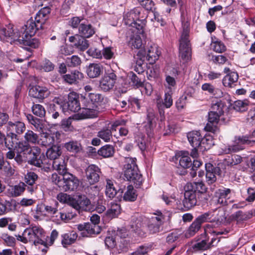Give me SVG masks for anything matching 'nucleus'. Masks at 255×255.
Wrapping results in <instances>:
<instances>
[{"label": "nucleus", "instance_id": "nucleus-2", "mask_svg": "<svg viewBox=\"0 0 255 255\" xmlns=\"http://www.w3.org/2000/svg\"><path fill=\"white\" fill-rule=\"evenodd\" d=\"M16 156L14 160L18 163H21L23 160H28L29 164L37 167H42L46 162L44 154H40L41 150L38 147H31L29 144L26 142H18L14 146Z\"/></svg>", "mask_w": 255, "mask_h": 255}, {"label": "nucleus", "instance_id": "nucleus-3", "mask_svg": "<svg viewBox=\"0 0 255 255\" xmlns=\"http://www.w3.org/2000/svg\"><path fill=\"white\" fill-rule=\"evenodd\" d=\"M82 118L96 117L98 114L102 111L109 104V99L101 94L89 93L87 97L82 99Z\"/></svg>", "mask_w": 255, "mask_h": 255}, {"label": "nucleus", "instance_id": "nucleus-1", "mask_svg": "<svg viewBox=\"0 0 255 255\" xmlns=\"http://www.w3.org/2000/svg\"><path fill=\"white\" fill-rule=\"evenodd\" d=\"M40 28L32 19L26 22L20 32L14 29L13 25L9 24L0 28V39L11 44L23 45L36 48L39 46L40 42L38 39L31 37Z\"/></svg>", "mask_w": 255, "mask_h": 255}, {"label": "nucleus", "instance_id": "nucleus-20", "mask_svg": "<svg viewBox=\"0 0 255 255\" xmlns=\"http://www.w3.org/2000/svg\"><path fill=\"white\" fill-rule=\"evenodd\" d=\"M77 229L82 232V235L84 237H88L93 234H99L101 230L99 225L92 224L90 223L78 225Z\"/></svg>", "mask_w": 255, "mask_h": 255}, {"label": "nucleus", "instance_id": "nucleus-45", "mask_svg": "<svg viewBox=\"0 0 255 255\" xmlns=\"http://www.w3.org/2000/svg\"><path fill=\"white\" fill-rule=\"evenodd\" d=\"M112 129L103 128L98 132L97 136L105 142H110L113 138Z\"/></svg>", "mask_w": 255, "mask_h": 255}, {"label": "nucleus", "instance_id": "nucleus-21", "mask_svg": "<svg viewBox=\"0 0 255 255\" xmlns=\"http://www.w3.org/2000/svg\"><path fill=\"white\" fill-rule=\"evenodd\" d=\"M231 194V190L229 188L222 187L218 189L215 193L217 204L222 206L227 205Z\"/></svg>", "mask_w": 255, "mask_h": 255}, {"label": "nucleus", "instance_id": "nucleus-55", "mask_svg": "<svg viewBox=\"0 0 255 255\" xmlns=\"http://www.w3.org/2000/svg\"><path fill=\"white\" fill-rule=\"evenodd\" d=\"M243 161L242 157L239 155H232L231 158H229L226 161V164L228 166H233L238 165Z\"/></svg>", "mask_w": 255, "mask_h": 255}, {"label": "nucleus", "instance_id": "nucleus-29", "mask_svg": "<svg viewBox=\"0 0 255 255\" xmlns=\"http://www.w3.org/2000/svg\"><path fill=\"white\" fill-rule=\"evenodd\" d=\"M5 132L6 139L4 142V145L8 149H12V147H14L15 144L16 145L18 143L19 140V135H17L15 132L9 131H5Z\"/></svg>", "mask_w": 255, "mask_h": 255}, {"label": "nucleus", "instance_id": "nucleus-41", "mask_svg": "<svg viewBox=\"0 0 255 255\" xmlns=\"http://www.w3.org/2000/svg\"><path fill=\"white\" fill-rule=\"evenodd\" d=\"M41 145L44 146H52L55 141L54 134L43 133L41 138Z\"/></svg>", "mask_w": 255, "mask_h": 255}, {"label": "nucleus", "instance_id": "nucleus-61", "mask_svg": "<svg viewBox=\"0 0 255 255\" xmlns=\"http://www.w3.org/2000/svg\"><path fill=\"white\" fill-rule=\"evenodd\" d=\"M88 54L93 58L100 59L102 57V52L100 49L91 47L87 51Z\"/></svg>", "mask_w": 255, "mask_h": 255}, {"label": "nucleus", "instance_id": "nucleus-13", "mask_svg": "<svg viewBox=\"0 0 255 255\" xmlns=\"http://www.w3.org/2000/svg\"><path fill=\"white\" fill-rule=\"evenodd\" d=\"M62 186L61 189L65 191H74L76 189L79 184L78 178L71 173L66 174L63 176Z\"/></svg>", "mask_w": 255, "mask_h": 255}, {"label": "nucleus", "instance_id": "nucleus-9", "mask_svg": "<svg viewBox=\"0 0 255 255\" xmlns=\"http://www.w3.org/2000/svg\"><path fill=\"white\" fill-rule=\"evenodd\" d=\"M147 222V219L144 217L138 215L133 216L130 224V229L138 236L144 237L146 235L145 226Z\"/></svg>", "mask_w": 255, "mask_h": 255}, {"label": "nucleus", "instance_id": "nucleus-46", "mask_svg": "<svg viewBox=\"0 0 255 255\" xmlns=\"http://www.w3.org/2000/svg\"><path fill=\"white\" fill-rule=\"evenodd\" d=\"M26 142L27 143L35 144L38 141L39 136L37 134L31 130H28L24 136Z\"/></svg>", "mask_w": 255, "mask_h": 255}, {"label": "nucleus", "instance_id": "nucleus-27", "mask_svg": "<svg viewBox=\"0 0 255 255\" xmlns=\"http://www.w3.org/2000/svg\"><path fill=\"white\" fill-rule=\"evenodd\" d=\"M139 8H135L125 13L124 16V20L126 25L130 26L134 21L138 20L140 15Z\"/></svg>", "mask_w": 255, "mask_h": 255}, {"label": "nucleus", "instance_id": "nucleus-5", "mask_svg": "<svg viewBox=\"0 0 255 255\" xmlns=\"http://www.w3.org/2000/svg\"><path fill=\"white\" fill-rule=\"evenodd\" d=\"M183 31L180 39L179 56L185 62L191 58V48L189 40V23L186 21L182 22Z\"/></svg>", "mask_w": 255, "mask_h": 255}, {"label": "nucleus", "instance_id": "nucleus-53", "mask_svg": "<svg viewBox=\"0 0 255 255\" xmlns=\"http://www.w3.org/2000/svg\"><path fill=\"white\" fill-rule=\"evenodd\" d=\"M224 108V105L220 100H217L215 103H213L211 106L212 112H215V113H218V114L223 115L224 113L223 109Z\"/></svg>", "mask_w": 255, "mask_h": 255}, {"label": "nucleus", "instance_id": "nucleus-52", "mask_svg": "<svg viewBox=\"0 0 255 255\" xmlns=\"http://www.w3.org/2000/svg\"><path fill=\"white\" fill-rule=\"evenodd\" d=\"M58 236V232L56 230H53L51 233L50 237L46 236V239L44 240V244L43 245L46 247L52 245L55 240L57 238Z\"/></svg>", "mask_w": 255, "mask_h": 255}, {"label": "nucleus", "instance_id": "nucleus-60", "mask_svg": "<svg viewBox=\"0 0 255 255\" xmlns=\"http://www.w3.org/2000/svg\"><path fill=\"white\" fill-rule=\"evenodd\" d=\"M233 218L236 220L238 222H242L248 220L250 217L246 213L241 211H238L234 214H233Z\"/></svg>", "mask_w": 255, "mask_h": 255}, {"label": "nucleus", "instance_id": "nucleus-30", "mask_svg": "<svg viewBox=\"0 0 255 255\" xmlns=\"http://www.w3.org/2000/svg\"><path fill=\"white\" fill-rule=\"evenodd\" d=\"M64 81L70 84H76L84 78L83 73L78 71H74L69 74H66L63 77Z\"/></svg>", "mask_w": 255, "mask_h": 255}, {"label": "nucleus", "instance_id": "nucleus-59", "mask_svg": "<svg viewBox=\"0 0 255 255\" xmlns=\"http://www.w3.org/2000/svg\"><path fill=\"white\" fill-rule=\"evenodd\" d=\"M179 164L184 168H187L191 167L192 164L191 159L187 155H182L179 160Z\"/></svg>", "mask_w": 255, "mask_h": 255}, {"label": "nucleus", "instance_id": "nucleus-32", "mask_svg": "<svg viewBox=\"0 0 255 255\" xmlns=\"http://www.w3.org/2000/svg\"><path fill=\"white\" fill-rule=\"evenodd\" d=\"M87 74L91 78L99 77L103 72V67L99 64H90L87 68Z\"/></svg>", "mask_w": 255, "mask_h": 255}, {"label": "nucleus", "instance_id": "nucleus-39", "mask_svg": "<svg viewBox=\"0 0 255 255\" xmlns=\"http://www.w3.org/2000/svg\"><path fill=\"white\" fill-rule=\"evenodd\" d=\"M26 185L23 182H20L17 185L11 186L8 189L10 195L12 197L20 196L25 190Z\"/></svg>", "mask_w": 255, "mask_h": 255}, {"label": "nucleus", "instance_id": "nucleus-7", "mask_svg": "<svg viewBox=\"0 0 255 255\" xmlns=\"http://www.w3.org/2000/svg\"><path fill=\"white\" fill-rule=\"evenodd\" d=\"M255 141L251 140L247 136H238L235 137L232 145L225 147L224 151L227 153L237 152L245 148L246 145H251Z\"/></svg>", "mask_w": 255, "mask_h": 255}, {"label": "nucleus", "instance_id": "nucleus-63", "mask_svg": "<svg viewBox=\"0 0 255 255\" xmlns=\"http://www.w3.org/2000/svg\"><path fill=\"white\" fill-rule=\"evenodd\" d=\"M187 97L186 95H182L175 103V105L178 110L184 109L187 103Z\"/></svg>", "mask_w": 255, "mask_h": 255}, {"label": "nucleus", "instance_id": "nucleus-54", "mask_svg": "<svg viewBox=\"0 0 255 255\" xmlns=\"http://www.w3.org/2000/svg\"><path fill=\"white\" fill-rule=\"evenodd\" d=\"M32 111L34 115L43 117L45 116L46 112L44 108L40 104H34L32 107Z\"/></svg>", "mask_w": 255, "mask_h": 255}, {"label": "nucleus", "instance_id": "nucleus-11", "mask_svg": "<svg viewBox=\"0 0 255 255\" xmlns=\"http://www.w3.org/2000/svg\"><path fill=\"white\" fill-rule=\"evenodd\" d=\"M79 96L76 93H70L68 95V101L62 106L64 112L69 110L71 112H77L81 109L79 101Z\"/></svg>", "mask_w": 255, "mask_h": 255}, {"label": "nucleus", "instance_id": "nucleus-64", "mask_svg": "<svg viewBox=\"0 0 255 255\" xmlns=\"http://www.w3.org/2000/svg\"><path fill=\"white\" fill-rule=\"evenodd\" d=\"M1 238L4 241L7 246L13 247L15 243V239L12 236L8 235L7 234H2Z\"/></svg>", "mask_w": 255, "mask_h": 255}, {"label": "nucleus", "instance_id": "nucleus-35", "mask_svg": "<svg viewBox=\"0 0 255 255\" xmlns=\"http://www.w3.org/2000/svg\"><path fill=\"white\" fill-rule=\"evenodd\" d=\"M217 239L212 238L210 243H207L206 240H203L194 244L192 246V249L195 252L205 251L209 249L211 246H214V243Z\"/></svg>", "mask_w": 255, "mask_h": 255}, {"label": "nucleus", "instance_id": "nucleus-19", "mask_svg": "<svg viewBox=\"0 0 255 255\" xmlns=\"http://www.w3.org/2000/svg\"><path fill=\"white\" fill-rule=\"evenodd\" d=\"M87 38L82 36L78 34H76L73 36H70L69 41L73 43V46L78 50L84 51L89 46V40Z\"/></svg>", "mask_w": 255, "mask_h": 255}, {"label": "nucleus", "instance_id": "nucleus-37", "mask_svg": "<svg viewBox=\"0 0 255 255\" xmlns=\"http://www.w3.org/2000/svg\"><path fill=\"white\" fill-rule=\"evenodd\" d=\"M57 205V202H55L54 204L51 205L42 204L39 205L37 210L42 213H45L46 214L53 215L58 213Z\"/></svg>", "mask_w": 255, "mask_h": 255}, {"label": "nucleus", "instance_id": "nucleus-15", "mask_svg": "<svg viewBox=\"0 0 255 255\" xmlns=\"http://www.w3.org/2000/svg\"><path fill=\"white\" fill-rule=\"evenodd\" d=\"M143 52V59H146V61L150 64H154L158 59L160 52L158 50L157 45L155 44H151L147 47L146 51L142 50Z\"/></svg>", "mask_w": 255, "mask_h": 255}, {"label": "nucleus", "instance_id": "nucleus-25", "mask_svg": "<svg viewBox=\"0 0 255 255\" xmlns=\"http://www.w3.org/2000/svg\"><path fill=\"white\" fill-rule=\"evenodd\" d=\"M5 131L15 132L17 135H20L25 130L26 127L23 122L20 121H9L5 126Z\"/></svg>", "mask_w": 255, "mask_h": 255}, {"label": "nucleus", "instance_id": "nucleus-10", "mask_svg": "<svg viewBox=\"0 0 255 255\" xmlns=\"http://www.w3.org/2000/svg\"><path fill=\"white\" fill-rule=\"evenodd\" d=\"M70 205L76 210L91 212L94 210V206L91 201L85 195H79L77 198H72Z\"/></svg>", "mask_w": 255, "mask_h": 255}, {"label": "nucleus", "instance_id": "nucleus-34", "mask_svg": "<svg viewBox=\"0 0 255 255\" xmlns=\"http://www.w3.org/2000/svg\"><path fill=\"white\" fill-rule=\"evenodd\" d=\"M239 76L237 73L235 72H231L227 74L223 79V84L225 87L232 88L235 83L237 82Z\"/></svg>", "mask_w": 255, "mask_h": 255}, {"label": "nucleus", "instance_id": "nucleus-24", "mask_svg": "<svg viewBox=\"0 0 255 255\" xmlns=\"http://www.w3.org/2000/svg\"><path fill=\"white\" fill-rule=\"evenodd\" d=\"M50 94L48 89L45 87L39 86H33L29 90V95L30 97L43 99L47 97Z\"/></svg>", "mask_w": 255, "mask_h": 255}, {"label": "nucleus", "instance_id": "nucleus-17", "mask_svg": "<svg viewBox=\"0 0 255 255\" xmlns=\"http://www.w3.org/2000/svg\"><path fill=\"white\" fill-rule=\"evenodd\" d=\"M164 217L161 213L158 216L152 217L147 222V228L150 234H153L161 231V227L163 224Z\"/></svg>", "mask_w": 255, "mask_h": 255}, {"label": "nucleus", "instance_id": "nucleus-36", "mask_svg": "<svg viewBox=\"0 0 255 255\" xmlns=\"http://www.w3.org/2000/svg\"><path fill=\"white\" fill-rule=\"evenodd\" d=\"M77 234L75 231L68 232L62 235L61 243L63 247H66L70 245L76 241L77 238Z\"/></svg>", "mask_w": 255, "mask_h": 255}, {"label": "nucleus", "instance_id": "nucleus-44", "mask_svg": "<svg viewBox=\"0 0 255 255\" xmlns=\"http://www.w3.org/2000/svg\"><path fill=\"white\" fill-rule=\"evenodd\" d=\"M136 198L137 194L133 186L132 185H128L123 197L124 200L132 202L135 201Z\"/></svg>", "mask_w": 255, "mask_h": 255}, {"label": "nucleus", "instance_id": "nucleus-50", "mask_svg": "<svg viewBox=\"0 0 255 255\" xmlns=\"http://www.w3.org/2000/svg\"><path fill=\"white\" fill-rule=\"evenodd\" d=\"M233 108L238 112H245L248 110V103L247 101H236L233 104Z\"/></svg>", "mask_w": 255, "mask_h": 255}, {"label": "nucleus", "instance_id": "nucleus-6", "mask_svg": "<svg viewBox=\"0 0 255 255\" xmlns=\"http://www.w3.org/2000/svg\"><path fill=\"white\" fill-rule=\"evenodd\" d=\"M126 164L124 166V175L128 181H132L137 184L141 182V175L138 173L137 166L135 163L136 158L126 157Z\"/></svg>", "mask_w": 255, "mask_h": 255}, {"label": "nucleus", "instance_id": "nucleus-49", "mask_svg": "<svg viewBox=\"0 0 255 255\" xmlns=\"http://www.w3.org/2000/svg\"><path fill=\"white\" fill-rule=\"evenodd\" d=\"M106 194L110 198H113L117 194V190L114 186L113 181L111 180H107Z\"/></svg>", "mask_w": 255, "mask_h": 255}, {"label": "nucleus", "instance_id": "nucleus-38", "mask_svg": "<svg viewBox=\"0 0 255 255\" xmlns=\"http://www.w3.org/2000/svg\"><path fill=\"white\" fill-rule=\"evenodd\" d=\"M186 189L192 190L195 193L196 192L203 193L206 191L207 188L202 182H194L187 183Z\"/></svg>", "mask_w": 255, "mask_h": 255}, {"label": "nucleus", "instance_id": "nucleus-40", "mask_svg": "<svg viewBox=\"0 0 255 255\" xmlns=\"http://www.w3.org/2000/svg\"><path fill=\"white\" fill-rule=\"evenodd\" d=\"M115 150L113 146L110 144H107L102 146L98 151L99 155L105 158L112 156Z\"/></svg>", "mask_w": 255, "mask_h": 255}, {"label": "nucleus", "instance_id": "nucleus-16", "mask_svg": "<svg viewBox=\"0 0 255 255\" xmlns=\"http://www.w3.org/2000/svg\"><path fill=\"white\" fill-rule=\"evenodd\" d=\"M222 115L215 113V112L210 111L208 114V122L205 127V129L206 131L212 132L213 133L217 134L219 132V129L217 127V124L219 121L220 117Z\"/></svg>", "mask_w": 255, "mask_h": 255}, {"label": "nucleus", "instance_id": "nucleus-62", "mask_svg": "<svg viewBox=\"0 0 255 255\" xmlns=\"http://www.w3.org/2000/svg\"><path fill=\"white\" fill-rule=\"evenodd\" d=\"M213 50L218 53H222L226 51V46L221 41L217 40L213 43Z\"/></svg>", "mask_w": 255, "mask_h": 255}, {"label": "nucleus", "instance_id": "nucleus-51", "mask_svg": "<svg viewBox=\"0 0 255 255\" xmlns=\"http://www.w3.org/2000/svg\"><path fill=\"white\" fill-rule=\"evenodd\" d=\"M129 45L132 48H140L142 45V42L140 36L136 34L133 35L129 41Z\"/></svg>", "mask_w": 255, "mask_h": 255}, {"label": "nucleus", "instance_id": "nucleus-31", "mask_svg": "<svg viewBox=\"0 0 255 255\" xmlns=\"http://www.w3.org/2000/svg\"><path fill=\"white\" fill-rule=\"evenodd\" d=\"M62 154L61 147L58 145H52L46 152V155L48 159L52 162L53 161L59 160Z\"/></svg>", "mask_w": 255, "mask_h": 255}, {"label": "nucleus", "instance_id": "nucleus-56", "mask_svg": "<svg viewBox=\"0 0 255 255\" xmlns=\"http://www.w3.org/2000/svg\"><path fill=\"white\" fill-rule=\"evenodd\" d=\"M66 62L68 66L76 67L80 65L81 60L78 56L73 55L70 58H67Z\"/></svg>", "mask_w": 255, "mask_h": 255}, {"label": "nucleus", "instance_id": "nucleus-12", "mask_svg": "<svg viewBox=\"0 0 255 255\" xmlns=\"http://www.w3.org/2000/svg\"><path fill=\"white\" fill-rule=\"evenodd\" d=\"M117 78L113 71L106 73L100 81V88L105 92L110 91L114 87Z\"/></svg>", "mask_w": 255, "mask_h": 255}, {"label": "nucleus", "instance_id": "nucleus-58", "mask_svg": "<svg viewBox=\"0 0 255 255\" xmlns=\"http://www.w3.org/2000/svg\"><path fill=\"white\" fill-rule=\"evenodd\" d=\"M38 178L37 175L33 172H28L25 177V182L27 185L35 184Z\"/></svg>", "mask_w": 255, "mask_h": 255}, {"label": "nucleus", "instance_id": "nucleus-43", "mask_svg": "<svg viewBox=\"0 0 255 255\" xmlns=\"http://www.w3.org/2000/svg\"><path fill=\"white\" fill-rule=\"evenodd\" d=\"M202 89L203 91H207L209 94L216 97L222 96V92L219 89H215L214 87L210 83H205L202 86Z\"/></svg>", "mask_w": 255, "mask_h": 255}, {"label": "nucleus", "instance_id": "nucleus-26", "mask_svg": "<svg viewBox=\"0 0 255 255\" xmlns=\"http://www.w3.org/2000/svg\"><path fill=\"white\" fill-rule=\"evenodd\" d=\"M184 198L183 204L186 208L191 209L197 204L196 194L194 191L186 189L185 187Z\"/></svg>", "mask_w": 255, "mask_h": 255}, {"label": "nucleus", "instance_id": "nucleus-42", "mask_svg": "<svg viewBox=\"0 0 255 255\" xmlns=\"http://www.w3.org/2000/svg\"><path fill=\"white\" fill-rule=\"evenodd\" d=\"M64 147L69 151L78 153L82 150L81 144L77 141H70L64 144Z\"/></svg>", "mask_w": 255, "mask_h": 255}, {"label": "nucleus", "instance_id": "nucleus-33", "mask_svg": "<svg viewBox=\"0 0 255 255\" xmlns=\"http://www.w3.org/2000/svg\"><path fill=\"white\" fill-rule=\"evenodd\" d=\"M173 104V100L172 98L171 93L170 92H166L164 95L163 102H159L157 103V106L159 109L160 115L164 114L163 108L165 107L169 108Z\"/></svg>", "mask_w": 255, "mask_h": 255}, {"label": "nucleus", "instance_id": "nucleus-4", "mask_svg": "<svg viewBox=\"0 0 255 255\" xmlns=\"http://www.w3.org/2000/svg\"><path fill=\"white\" fill-rule=\"evenodd\" d=\"M17 237L18 240L24 243L29 242L35 245H43L44 240L46 239V235L41 227L32 226L25 229L22 236L18 235Z\"/></svg>", "mask_w": 255, "mask_h": 255}, {"label": "nucleus", "instance_id": "nucleus-22", "mask_svg": "<svg viewBox=\"0 0 255 255\" xmlns=\"http://www.w3.org/2000/svg\"><path fill=\"white\" fill-rule=\"evenodd\" d=\"M46 159V162L43 164L41 167L45 168V171H47V169H49V166L52 164L53 168L56 170L59 174L62 175L63 176H64L65 174L69 173L67 172L66 165L64 163V161L61 158L59 160L53 161L52 163H49L48 162V159Z\"/></svg>", "mask_w": 255, "mask_h": 255}, {"label": "nucleus", "instance_id": "nucleus-47", "mask_svg": "<svg viewBox=\"0 0 255 255\" xmlns=\"http://www.w3.org/2000/svg\"><path fill=\"white\" fill-rule=\"evenodd\" d=\"M121 212L120 205L114 202L111 203V207L107 211V215L110 218L117 216Z\"/></svg>", "mask_w": 255, "mask_h": 255}, {"label": "nucleus", "instance_id": "nucleus-8", "mask_svg": "<svg viewBox=\"0 0 255 255\" xmlns=\"http://www.w3.org/2000/svg\"><path fill=\"white\" fill-rule=\"evenodd\" d=\"M210 215V213L206 212L196 218L185 233V237L189 238L193 236L200 229L203 223L208 222H212L213 220H211Z\"/></svg>", "mask_w": 255, "mask_h": 255}, {"label": "nucleus", "instance_id": "nucleus-28", "mask_svg": "<svg viewBox=\"0 0 255 255\" xmlns=\"http://www.w3.org/2000/svg\"><path fill=\"white\" fill-rule=\"evenodd\" d=\"M79 34L86 38H90L95 33L94 28L92 25L85 22H82L79 26Z\"/></svg>", "mask_w": 255, "mask_h": 255}, {"label": "nucleus", "instance_id": "nucleus-23", "mask_svg": "<svg viewBox=\"0 0 255 255\" xmlns=\"http://www.w3.org/2000/svg\"><path fill=\"white\" fill-rule=\"evenodd\" d=\"M187 138L189 142L193 148H197L202 146L204 144L207 139L203 138L199 131H193L187 134Z\"/></svg>", "mask_w": 255, "mask_h": 255}, {"label": "nucleus", "instance_id": "nucleus-57", "mask_svg": "<svg viewBox=\"0 0 255 255\" xmlns=\"http://www.w3.org/2000/svg\"><path fill=\"white\" fill-rule=\"evenodd\" d=\"M138 3L147 10L154 9V3L152 0H137Z\"/></svg>", "mask_w": 255, "mask_h": 255}, {"label": "nucleus", "instance_id": "nucleus-48", "mask_svg": "<svg viewBox=\"0 0 255 255\" xmlns=\"http://www.w3.org/2000/svg\"><path fill=\"white\" fill-rule=\"evenodd\" d=\"M55 103L56 104H51L49 109V113L54 119H56L59 116L58 110L62 107V106L57 100Z\"/></svg>", "mask_w": 255, "mask_h": 255}, {"label": "nucleus", "instance_id": "nucleus-14", "mask_svg": "<svg viewBox=\"0 0 255 255\" xmlns=\"http://www.w3.org/2000/svg\"><path fill=\"white\" fill-rule=\"evenodd\" d=\"M101 170L98 166L91 164L85 170L86 181L90 185H93L99 181Z\"/></svg>", "mask_w": 255, "mask_h": 255}, {"label": "nucleus", "instance_id": "nucleus-18", "mask_svg": "<svg viewBox=\"0 0 255 255\" xmlns=\"http://www.w3.org/2000/svg\"><path fill=\"white\" fill-rule=\"evenodd\" d=\"M206 179L208 184L214 183L216 180V175L222 176V171L220 167H214L211 163H208L205 164Z\"/></svg>", "mask_w": 255, "mask_h": 255}]
</instances>
